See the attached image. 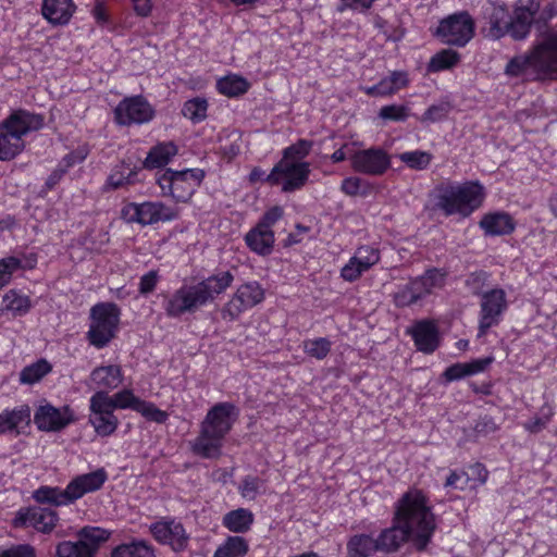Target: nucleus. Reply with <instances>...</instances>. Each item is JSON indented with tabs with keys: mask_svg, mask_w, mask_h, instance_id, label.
<instances>
[{
	"mask_svg": "<svg viewBox=\"0 0 557 557\" xmlns=\"http://www.w3.org/2000/svg\"><path fill=\"white\" fill-rule=\"evenodd\" d=\"M263 299L264 289L258 282L242 284L222 308L221 315L224 320L234 321Z\"/></svg>",
	"mask_w": 557,
	"mask_h": 557,
	"instance_id": "obj_16",
	"label": "nucleus"
},
{
	"mask_svg": "<svg viewBox=\"0 0 557 557\" xmlns=\"http://www.w3.org/2000/svg\"><path fill=\"white\" fill-rule=\"evenodd\" d=\"M122 215L128 222L151 225L176 220L180 210L162 201L131 202L122 209Z\"/></svg>",
	"mask_w": 557,
	"mask_h": 557,
	"instance_id": "obj_11",
	"label": "nucleus"
},
{
	"mask_svg": "<svg viewBox=\"0 0 557 557\" xmlns=\"http://www.w3.org/2000/svg\"><path fill=\"white\" fill-rule=\"evenodd\" d=\"M208 102L202 98L187 100L182 109V114L194 123L200 122L207 116Z\"/></svg>",
	"mask_w": 557,
	"mask_h": 557,
	"instance_id": "obj_48",
	"label": "nucleus"
},
{
	"mask_svg": "<svg viewBox=\"0 0 557 557\" xmlns=\"http://www.w3.org/2000/svg\"><path fill=\"white\" fill-rule=\"evenodd\" d=\"M110 532L98 527H84L78 541H64L57 546L58 557H95L101 543L107 542Z\"/></svg>",
	"mask_w": 557,
	"mask_h": 557,
	"instance_id": "obj_10",
	"label": "nucleus"
},
{
	"mask_svg": "<svg viewBox=\"0 0 557 557\" xmlns=\"http://www.w3.org/2000/svg\"><path fill=\"white\" fill-rule=\"evenodd\" d=\"M398 158L408 168L417 171L425 170L432 161V154L421 150L406 151L400 153Z\"/></svg>",
	"mask_w": 557,
	"mask_h": 557,
	"instance_id": "obj_47",
	"label": "nucleus"
},
{
	"mask_svg": "<svg viewBox=\"0 0 557 557\" xmlns=\"http://www.w3.org/2000/svg\"><path fill=\"white\" fill-rule=\"evenodd\" d=\"M391 166V158L382 148L357 150L351 154V169L371 176L383 175Z\"/></svg>",
	"mask_w": 557,
	"mask_h": 557,
	"instance_id": "obj_19",
	"label": "nucleus"
},
{
	"mask_svg": "<svg viewBox=\"0 0 557 557\" xmlns=\"http://www.w3.org/2000/svg\"><path fill=\"white\" fill-rule=\"evenodd\" d=\"M152 537L161 545H168L175 553L184 552L189 543V534L182 522L174 518H163L150 525Z\"/></svg>",
	"mask_w": 557,
	"mask_h": 557,
	"instance_id": "obj_17",
	"label": "nucleus"
},
{
	"mask_svg": "<svg viewBox=\"0 0 557 557\" xmlns=\"http://www.w3.org/2000/svg\"><path fill=\"white\" fill-rule=\"evenodd\" d=\"M454 106L449 100H442L430 106L420 117L422 123H436L445 120L453 111Z\"/></svg>",
	"mask_w": 557,
	"mask_h": 557,
	"instance_id": "obj_46",
	"label": "nucleus"
},
{
	"mask_svg": "<svg viewBox=\"0 0 557 557\" xmlns=\"http://www.w3.org/2000/svg\"><path fill=\"white\" fill-rule=\"evenodd\" d=\"M312 146L313 143L310 140L298 139L295 144L284 149L283 158L281 160H287L289 162H301L300 160L310 153Z\"/></svg>",
	"mask_w": 557,
	"mask_h": 557,
	"instance_id": "obj_49",
	"label": "nucleus"
},
{
	"mask_svg": "<svg viewBox=\"0 0 557 557\" xmlns=\"http://www.w3.org/2000/svg\"><path fill=\"white\" fill-rule=\"evenodd\" d=\"M153 115L154 110L141 96L123 99L114 110L115 122L120 125L147 123Z\"/></svg>",
	"mask_w": 557,
	"mask_h": 557,
	"instance_id": "obj_20",
	"label": "nucleus"
},
{
	"mask_svg": "<svg viewBox=\"0 0 557 557\" xmlns=\"http://www.w3.org/2000/svg\"><path fill=\"white\" fill-rule=\"evenodd\" d=\"M206 174L201 169L175 171L166 169L157 174L156 182L163 197H171L177 203H188Z\"/></svg>",
	"mask_w": 557,
	"mask_h": 557,
	"instance_id": "obj_8",
	"label": "nucleus"
},
{
	"mask_svg": "<svg viewBox=\"0 0 557 557\" xmlns=\"http://www.w3.org/2000/svg\"><path fill=\"white\" fill-rule=\"evenodd\" d=\"M2 304V310L11 311L18 317L25 315L32 308L30 298L16 289H10L4 294Z\"/></svg>",
	"mask_w": 557,
	"mask_h": 557,
	"instance_id": "obj_39",
	"label": "nucleus"
},
{
	"mask_svg": "<svg viewBox=\"0 0 557 557\" xmlns=\"http://www.w3.org/2000/svg\"><path fill=\"white\" fill-rule=\"evenodd\" d=\"M555 16H557V0L547 1L541 7L539 12L540 22L546 23Z\"/></svg>",
	"mask_w": 557,
	"mask_h": 557,
	"instance_id": "obj_63",
	"label": "nucleus"
},
{
	"mask_svg": "<svg viewBox=\"0 0 557 557\" xmlns=\"http://www.w3.org/2000/svg\"><path fill=\"white\" fill-rule=\"evenodd\" d=\"M493 361V358L475 359L470 362H458L448 367L443 376L447 382L457 381L469 375L483 372Z\"/></svg>",
	"mask_w": 557,
	"mask_h": 557,
	"instance_id": "obj_33",
	"label": "nucleus"
},
{
	"mask_svg": "<svg viewBox=\"0 0 557 557\" xmlns=\"http://www.w3.org/2000/svg\"><path fill=\"white\" fill-rule=\"evenodd\" d=\"M347 557H369L379 552L376 540L368 534L352 535L346 545Z\"/></svg>",
	"mask_w": 557,
	"mask_h": 557,
	"instance_id": "obj_37",
	"label": "nucleus"
},
{
	"mask_svg": "<svg viewBox=\"0 0 557 557\" xmlns=\"http://www.w3.org/2000/svg\"><path fill=\"white\" fill-rule=\"evenodd\" d=\"M393 299L396 307L405 308L418 304L420 300L424 299V296L416 280L412 278L408 283L398 287Z\"/></svg>",
	"mask_w": 557,
	"mask_h": 557,
	"instance_id": "obj_38",
	"label": "nucleus"
},
{
	"mask_svg": "<svg viewBox=\"0 0 557 557\" xmlns=\"http://www.w3.org/2000/svg\"><path fill=\"white\" fill-rule=\"evenodd\" d=\"M369 184L358 176H349L343 180L341 191L349 197L366 196Z\"/></svg>",
	"mask_w": 557,
	"mask_h": 557,
	"instance_id": "obj_52",
	"label": "nucleus"
},
{
	"mask_svg": "<svg viewBox=\"0 0 557 557\" xmlns=\"http://www.w3.org/2000/svg\"><path fill=\"white\" fill-rule=\"evenodd\" d=\"M469 482V476L465 471H451L445 482V487H453L463 491Z\"/></svg>",
	"mask_w": 557,
	"mask_h": 557,
	"instance_id": "obj_60",
	"label": "nucleus"
},
{
	"mask_svg": "<svg viewBox=\"0 0 557 557\" xmlns=\"http://www.w3.org/2000/svg\"><path fill=\"white\" fill-rule=\"evenodd\" d=\"M381 259L380 250L370 245H363L356 249L354 256L342 268L341 276L346 282H355L368 272Z\"/></svg>",
	"mask_w": 557,
	"mask_h": 557,
	"instance_id": "obj_21",
	"label": "nucleus"
},
{
	"mask_svg": "<svg viewBox=\"0 0 557 557\" xmlns=\"http://www.w3.org/2000/svg\"><path fill=\"white\" fill-rule=\"evenodd\" d=\"M484 186L479 181L445 182L434 189V210L445 216L469 218L485 200Z\"/></svg>",
	"mask_w": 557,
	"mask_h": 557,
	"instance_id": "obj_4",
	"label": "nucleus"
},
{
	"mask_svg": "<svg viewBox=\"0 0 557 557\" xmlns=\"http://www.w3.org/2000/svg\"><path fill=\"white\" fill-rule=\"evenodd\" d=\"M540 9L541 3L537 0H518L516 2L513 14L510 15L511 37L513 39L521 40L530 34Z\"/></svg>",
	"mask_w": 557,
	"mask_h": 557,
	"instance_id": "obj_23",
	"label": "nucleus"
},
{
	"mask_svg": "<svg viewBox=\"0 0 557 557\" xmlns=\"http://www.w3.org/2000/svg\"><path fill=\"white\" fill-rule=\"evenodd\" d=\"M352 148V145L350 144H344L339 149L335 150L332 156L331 160L333 163H339L345 161L346 159H349L351 161V154L356 152Z\"/></svg>",
	"mask_w": 557,
	"mask_h": 557,
	"instance_id": "obj_64",
	"label": "nucleus"
},
{
	"mask_svg": "<svg viewBox=\"0 0 557 557\" xmlns=\"http://www.w3.org/2000/svg\"><path fill=\"white\" fill-rule=\"evenodd\" d=\"M426 495L418 488H410L396 503L394 524L381 531L376 540L379 552H397L404 543L410 542L418 552L430 544L436 529L435 517Z\"/></svg>",
	"mask_w": 557,
	"mask_h": 557,
	"instance_id": "obj_1",
	"label": "nucleus"
},
{
	"mask_svg": "<svg viewBox=\"0 0 557 557\" xmlns=\"http://www.w3.org/2000/svg\"><path fill=\"white\" fill-rule=\"evenodd\" d=\"M30 423V408L27 405H21L13 409H5L0 413V434L15 433L21 434L23 426Z\"/></svg>",
	"mask_w": 557,
	"mask_h": 557,
	"instance_id": "obj_29",
	"label": "nucleus"
},
{
	"mask_svg": "<svg viewBox=\"0 0 557 557\" xmlns=\"http://www.w3.org/2000/svg\"><path fill=\"white\" fill-rule=\"evenodd\" d=\"M22 268V261L16 257H7L0 260V289L7 286L15 271Z\"/></svg>",
	"mask_w": 557,
	"mask_h": 557,
	"instance_id": "obj_53",
	"label": "nucleus"
},
{
	"mask_svg": "<svg viewBox=\"0 0 557 557\" xmlns=\"http://www.w3.org/2000/svg\"><path fill=\"white\" fill-rule=\"evenodd\" d=\"M275 242L273 230L259 224L252 227L245 236V243L249 249L258 255H270Z\"/></svg>",
	"mask_w": 557,
	"mask_h": 557,
	"instance_id": "obj_31",
	"label": "nucleus"
},
{
	"mask_svg": "<svg viewBox=\"0 0 557 557\" xmlns=\"http://www.w3.org/2000/svg\"><path fill=\"white\" fill-rule=\"evenodd\" d=\"M411 335L417 349L424 354H432L440 345L438 330L432 321L423 320L417 322Z\"/></svg>",
	"mask_w": 557,
	"mask_h": 557,
	"instance_id": "obj_26",
	"label": "nucleus"
},
{
	"mask_svg": "<svg viewBox=\"0 0 557 557\" xmlns=\"http://www.w3.org/2000/svg\"><path fill=\"white\" fill-rule=\"evenodd\" d=\"M448 272L444 269L431 268L422 275L414 277L424 298L433 293L434 289H441L446 284Z\"/></svg>",
	"mask_w": 557,
	"mask_h": 557,
	"instance_id": "obj_36",
	"label": "nucleus"
},
{
	"mask_svg": "<svg viewBox=\"0 0 557 557\" xmlns=\"http://www.w3.org/2000/svg\"><path fill=\"white\" fill-rule=\"evenodd\" d=\"M460 62V54L451 49H442L429 61L426 70L429 73L447 71Z\"/></svg>",
	"mask_w": 557,
	"mask_h": 557,
	"instance_id": "obj_42",
	"label": "nucleus"
},
{
	"mask_svg": "<svg viewBox=\"0 0 557 557\" xmlns=\"http://www.w3.org/2000/svg\"><path fill=\"white\" fill-rule=\"evenodd\" d=\"M0 557H36V553L33 546L28 544H20L1 550Z\"/></svg>",
	"mask_w": 557,
	"mask_h": 557,
	"instance_id": "obj_57",
	"label": "nucleus"
},
{
	"mask_svg": "<svg viewBox=\"0 0 557 557\" xmlns=\"http://www.w3.org/2000/svg\"><path fill=\"white\" fill-rule=\"evenodd\" d=\"M283 216V209L278 206L269 209L261 220L258 222L259 225L272 230L274 224Z\"/></svg>",
	"mask_w": 557,
	"mask_h": 557,
	"instance_id": "obj_61",
	"label": "nucleus"
},
{
	"mask_svg": "<svg viewBox=\"0 0 557 557\" xmlns=\"http://www.w3.org/2000/svg\"><path fill=\"white\" fill-rule=\"evenodd\" d=\"M474 432L481 435H488L498 430V425L491 416H483L474 424Z\"/></svg>",
	"mask_w": 557,
	"mask_h": 557,
	"instance_id": "obj_59",
	"label": "nucleus"
},
{
	"mask_svg": "<svg viewBox=\"0 0 557 557\" xmlns=\"http://www.w3.org/2000/svg\"><path fill=\"white\" fill-rule=\"evenodd\" d=\"M177 152L178 147L173 141L158 143L150 148L143 165L147 170L164 168L172 161Z\"/></svg>",
	"mask_w": 557,
	"mask_h": 557,
	"instance_id": "obj_32",
	"label": "nucleus"
},
{
	"mask_svg": "<svg viewBox=\"0 0 557 557\" xmlns=\"http://www.w3.org/2000/svg\"><path fill=\"white\" fill-rule=\"evenodd\" d=\"M108 479L104 469L77 475L62 490L58 486H40L33 493V498L39 504L65 506L82 498L85 494L96 492L102 487Z\"/></svg>",
	"mask_w": 557,
	"mask_h": 557,
	"instance_id": "obj_6",
	"label": "nucleus"
},
{
	"mask_svg": "<svg viewBox=\"0 0 557 557\" xmlns=\"http://www.w3.org/2000/svg\"><path fill=\"white\" fill-rule=\"evenodd\" d=\"M265 490V482L256 475H246L243 478L238 492L240 496L248 500H255L258 495L263 493Z\"/></svg>",
	"mask_w": 557,
	"mask_h": 557,
	"instance_id": "obj_44",
	"label": "nucleus"
},
{
	"mask_svg": "<svg viewBox=\"0 0 557 557\" xmlns=\"http://www.w3.org/2000/svg\"><path fill=\"white\" fill-rule=\"evenodd\" d=\"M75 421L70 406L57 408L49 403L40 405L34 414V423L44 432H60Z\"/></svg>",
	"mask_w": 557,
	"mask_h": 557,
	"instance_id": "obj_18",
	"label": "nucleus"
},
{
	"mask_svg": "<svg viewBox=\"0 0 557 557\" xmlns=\"http://www.w3.org/2000/svg\"><path fill=\"white\" fill-rule=\"evenodd\" d=\"M474 28L471 15L468 12H460L443 18L435 35L445 45L463 47L474 36Z\"/></svg>",
	"mask_w": 557,
	"mask_h": 557,
	"instance_id": "obj_12",
	"label": "nucleus"
},
{
	"mask_svg": "<svg viewBox=\"0 0 557 557\" xmlns=\"http://www.w3.org/2000/svg\"><path fill=\"white\" fill-rule=\"evenodd\" d=\"M337 11L344 12L346 9L366 11L369 10L376 0H341Z\"/></svg>",
	"mask_w": 557,
	"mask_h": 557,
	"instance_id": "obj_62",
	"label": "nucleus"
},
{
	"mask_svg": "<svg viewBox=\"0 0 557 557\" xmlns=\"http://www.w3.org/2000/svg\"><path fill=\"white\" fill-rule=\"evenodd\" d=\"M121 310L113 302H99L90 309V325L87 333L89 343L97 347H106L117 332Z\"/></svg>",
	"mask_w": 557,
	"mask_h": 557,
	"instance_id": "obj_9",
	"label": "nucleus"
},
{
	"mask_svg": "<svg viewBox=\"0 0 557 557\" xmlns=\"http://www.w3.org/2000/svg\"><path fill=\"white\" fill-rule=\"evenodd\" d=\"M52 370L51 364L45 360L40 359L27 367H25L20 373V382L22 384H35L39 382L45 375H47Z\"/></svg>",
	"mask_w": 557,
	"mask_h": 557,
	"instance_id": "obj_43",
	"label": "nucleus"
},
{
	"mask_svg": "<svg viewBox=\"0 0 557 557\" xmlns=\"http://www.w3.org/2000/svg\"><path fill=\"white\" fill-rule=\"evenodd\" d=\"M486 36L499 39L506 34L511 36L510 13L503 5H494L487 14Z\"/></svg>",
	"mask_w": 557,
	"mask_h": 557,
	"instance_id": "obj_30",
	"label": "nucleus"
},
{
	"mask_svg": "<svg viewBox=\"0 0 557 557\" xmlns=\"http://www.w3.org/2000/svg\"><path fill=\"white\" fill-rule=\"evenodd\" d=\"M255 522V516L247 508H237L228 511L223 516L222 524L225 529L233 533L248 532Z\"/></svg>",
	"mask_w": 557,
	"mask_h": 557,
	"instance_id": "obj_34",
	"label": "nucleus"
},
{
	"mask_svg": "<svg viewBox=\"0 0 557 557\" xmlns=\"http://www.w3.org/2000/svg\"><path fill=\"white\" fill-rule=\"evenodd\" d=\"M44 126V116L26 110L12 112L0 124V161H10L20 154L25 143L23 137Z\"/></svg>",
	"mask_w": 557,
	"mask_h": 557,
	"instance_id": "obj_7",
	"label": "nucleus"
},
{
	"mask_svg": "<svg viewBox=\"0 0 557 557\" xmlns=\"http://www.w3.org/2000/svg\"><path fill=\"white\" fill-rule=\"evenodd\" d=\"M59 521L57 511L49 508L29 507L17 511L13 527L24 528L32 525L38 532L50 533Z\"/></svg>",
	"mask_w": 557,
	"mask_h": 557,
	"instance_id": "obj_22",
	"label": "nucleus"
},
{
	"mask_svg": "<svg viewBox=\"0 0 557 557\" xmlns=\"http://www.w3.org/2000/svg\"><path fill=\"white\" fill-rule=\"evenodd\" d=\"M135 173L133 171H129L127 174H125L123 171L115 169L108 176L107 182H106V186L111 188V189H117L120 187L128 185V184L132 183L131 177Z\"/></svg>",
	"mask_w": 557,
	"mask_h": 557,
	"instance_id": "obj_56",
	"label": "nucleus"
},
{
	"mask_svg": "<svg viewBox=\"0 0 557 557\" xmlns=\"http://www.w3.org/2000/svg\"><path fill=\"white\" fill-rule=\"evenodd\" d=\"M554 408L549 404H545L541 408V416L534 417L527 421L523 426L530 433H539L546 428V425L550 422L554 416Z\"/></svg>",
	"mask_w": 557,
	"mask_h": 557,
	"instance_id": "obj_51",
	"label": "nucleus"
},
{
	"mask_svg": "<svg viewBox=\"0 0 557 557\" xmlns=\"http://www.w3.org/2000/svg\"><path fill=\"white\" fill-rule=\"evenodd\" d=\"M75 11L73 0H42L41 14L51 25H66Z\"/></svg>",
	"mask_w": 557,
	"mask_h": 557,
	"instance_id": "obj_25",
	"label": "nucleus"
},
{
	"mask_svg": "<svg viewBox=\"0 0 557 557\" xmlns=\"http://www.w3.org/2000/svg\"><path fill=\"white\" fill-rule=\"evenodd\" d=\"M379 116L389 121H405L408 117V108L406 106L389 104L380 109Z\"/></svg>",
	"mask_w": 557,
	"mask_h": 557,
	"instance_id": "obj_55",
	"label": "nucleus"
},
{
	"mask_svg": "<svg viewBox=\"0 0 557 557\" xmlns=\"http://www.w3.org/2000/svg\"><path fill=\"white\" fill-rule=\"evenodd\" d=\"M136 411L147 420L157 423H165L169 418V413L166 411H163L159 409L154 404L143 399L140 400Z\"/></svg>",
	"mask_w": 557,
	"mask_h": 557,
	"instance_id": "obj_54",
	"label": "nucleus"
},
{
	"mask_svg": "<svg viewBox=\"0 0 557 557\" xmlns=\"http://www.w3.org/2000/svg\"><path fill=\"white\" fill-rule=\"evenodd\" d=\"M248 550L249 543L245 537L231 535L218 547L213 557H244Z\"/></svg>",
	"mask_w": 557,
	"mask_h": 557,
	"instance_id": "obj_40",
	"label": "nucleus"
},
{
	"mask_svg": "<svg viewBox=\"0 0 557 557\" xmlns=\"http://www.w3.org/2000/svg\"><path fill=\"white\" fill-rule=\"evenodd\" d=\"M309 175V162H289L287 160H280L268 175V183L270 185L282 184L283 191L292 193L302 188L306 185Z\"/></svg>",
	"mask_w": 557,
	"mask_h": 557,
	"instance_id": "obj_14",
	"label": "nucleus"
},
{
	"mask_svg": "<svg viewBox=\"0 0 557 557\" xmlns=\"http://www.w3.org/2000/svg\"><path fill=\"white\" fill-rule=\"evenodd\" d=\"M507 308V296L503 288H493L483 293L480 299L478 336H484L490 329L497 326Z\"/></svg>",
	"mask_w": 557,
	"mask_h": 557,
	"instance_id": "obj_13",
	"label": "nucleus"
},
{
	"mask_svg": "<svg viewBox=\"0 0 557 557\" xmlns=\"http://www.w3.org/2000/svg\"><path fill=\"white\" fill-rule=\"evenodd\" d=\"M304 351L311 358L323 360L332 349V343L325 337L306 339L302 343Z\"/></svg>",
	"mask_w": 557,
	"mask_h": 557,
	"instance_id": "obj_45",
	"label": "nucleus"
},
{
	"mask_svg": "<svg viewBox=\"0 0 557 557\" xmlns=\"http://www.w3.org/2000/svg\"><path fill=\"white\" fill-rule=\"evenodd\" d=\"M111 405L113 409H132L134 411L137 410V407L140 403V398L135 396L131 389H122L114 395L110 396Z\"/></svg>",
	"mask_w": 557,
	"mask_h": 557,
	"instance_id": "obj_50",
	"label": "nucleus"
},
{
	"mask_svg": "<svg viewBox=\"0 0 557 557\" xmlns=\"http://www.w3.org/2000/svg\"><path fill=\"white\" fill-rule=\"evenodd\" d=\"M479 226L486 236H503L516 230V222L508 212L493 211L482 215Z\"/></svg>",
	"mask_w": 557,
	"mask_h": 557,
	"instance_id": "obj_24",
	"label": "nucleus"
},
{
	"mask_svg": "<svg viewBox=\"0 0 557 557\" xmlns=\"http://www.w3.org/2000/svg\"><path fill=\"white\" fill-rule=\"evenodd\" d=\"M236 416L235 405L227 401L218 403L209 409L198 435L190 442L194 455L206 459L220 458L225 436L232 430Z\"/></svg>",
	"mask_w": 557,
	"mask_h": 557,
	"instance_id": "obj_3",
	"label": "nucleus"
},
{
	"mask_svg": "<svg viewBox=\"0 0 557 557\" xmlns=\"http://www.w3.org/2000/svg\"><path fill=\"white\" fill-rule=\"evenodd\" d=\"M89 381L95 388H98V391L108 393L122 384V368L117 364L97 367L91 371Z\"/></svg>",
	"mask_w": 557,
	"mask_h": 557,
	"instance_id": "obj_27",
	"label": "nucleus"
},
{
	"mask_svg": "<svg viewBox=\"0 0 557 557\" xmlns=\"http://www.w3.org/2000/svg\"><path fill=\"white\" fill-rule=\"evenodd\" d=\"M409 76L406 71H393L383 77L377 84L364 89L368 96L387 97L398 92L409 85Z\"/></svg>",
	"mask_w": 557,
	"mask_h": 557,
	"instance_id": "obj_28",
	"label": "nucleus"
},
{
	"mask_svg": "<svg viewBox=\"0 0 557 557\" xmlns=\"http://www.w3.org/2000/svg\"><path fill=\"white\" fill-rule=\"evenodd\" d=\"M249 87L247 79L238 75H227L216 82L219 92L230 98L246 94Z\"/></svg>",
	"mask_w": 557,
	"mask_h": 557,
	"instance_id": "obj_41",
	"label": "nucleus"
},
{
	"mask_svg": "<svg viewBox=\"0 0 557 557\" xmlns=\"http://www.w3.org/2000/svg\"><path fill=\"white\" fill-rule=\"evenodd\" d=\"M159 282V274L157 271L151 270L140 277L139 281V293L141 295H148L152 293Z\"/></svg>",
	"mask_w": 557,
	"mask_h": 557,
	"instance_id": "obj_58",
	"label": "nucleus"
},
{
	"mask_svg": "<svg viewBox=\"0 0 557 557\" xmlns=\"http://www.w3.org/2000/svg\"><path fill=\"white\" fill-rule=\"evenodd\" d=\"M531 71L535 79H557V32L548 33L523 55L512 58L505 73L520 76Z\"/></svg>",
	"mask_w": 557,
	"mask_h": 557,
	"instance_id": "obj_5",
	"label": "nucleus"
},
{
	"mask_svg": "<svg viewBox=\"0 0 557 557\" xmlns=\"http://www.w3.org/2000/svg\"><path fill=\"white\" fill-rule=\"evenodd\" d=\"M110 557H157L156 548L146 540L133 539L111 550Z\"/></svg>",
	"mask_w": 557,
	"mask_h": 557,
	"instance_id": "obj_35",
	"label": "nucleus"
},
{
	"mask_svg": "<svg viewBox=\"0 0 557 557\" xmlns=\"http://www.w3.org/2000/svg\"><path fill=\"white\" fill-rule=\"evenodd\" d=\"M114 410L109 399V393L97 391L90 397L88 421L99 436H110L116 431L120 421L114 414Z\"/></svg>",
	"mask_w": 557,
	"mask_h": 557,
	"instance_id": "obj_15",
	"label": "nucleus"
},
{
	"mask_svg": "<svg viewBox=\"0 0 557 557\" xmlns=\"http://www.w3.org/2000/svg\"><path fill=\"white\" fill-rule=\"evenodd\" d=\"M233 281L234 275L230 271H221L196 284L181 286L164 304L166 315L180 318L185 313H195L223 294Z\"/></svg>",
	"mask_w": 557,
	"mask_h": 557,
	"instance_id": "obj_2",
	"label": "nucleus"
}]
</instances>
